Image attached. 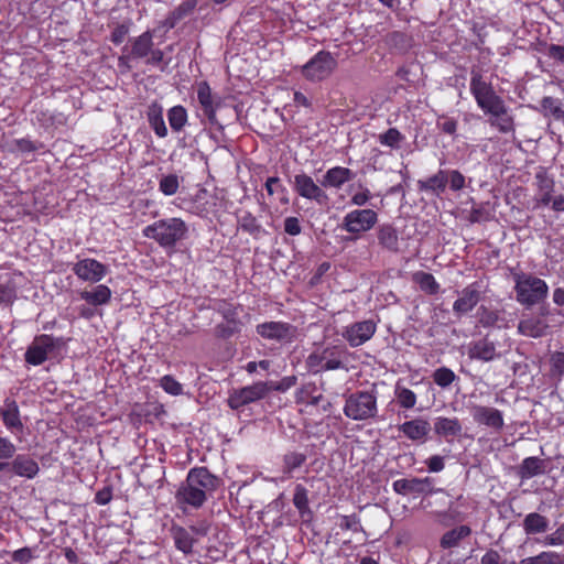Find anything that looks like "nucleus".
<instances>
[{"mask_svg": "<svg viewBox=\"0 0 564 564\" xmlns=\"http://www.w3.org/2000/svg\"><path fill=\"white\" fill-rule=\"evenodd\" d=\"M470 93L477 106L489 116V123L501 133L514 132V119L503 99L497 95L491 83L487 82L479 69L470 72Z\"/></svg>", "mask_w": 564, "mask_h": 564, "instance_id": "obj_1", "label": "nucleus"}, {"mask_svg": "<svg viewBox=\"0 0 564 564\" xmlns=\"http://www.w3.org/2000/svg\"><path fill=\"white\" fill-rule=\"evenodd\" d=\"M187 226L181 218L172 217L154 221L143 229V236L155 240L163 248H172L187 235Z\"/></svg>", "mask_w": 564, "mask_h": 564, "instance_id": "obj_2", "label": "nucleus"}, {"mask_svg": "<svg viewBox=\"0 0 564 564\" xmlns=\"http://www.w3.org/2000/svg\"><path fill=\"white\" fill-rule=\"evenodd\" d=\"M516 300L531 307L545 301L549 294L546 282L531 273H513Z\"/></svg>", "mask_w": 564, "mask_h": 564, "instance_id": "obj_3", "label": "nucleus"}, {"mask_svg": "<svg viewBox=\"0 0 564 564\" xmlns=\"http://www.w3.org/2000/svg\"><path fill=\"white\" fill-rule=\"evenodd\" d=\"M345 354V347L339 345L319 347L308 355L306 365L314 372L340 369Z\"/></svg>", "mask_w": 564, "mask_h": 564, "instance_id": "obj_4", "label": "nucleus"}, {"mask_svg": "<svg viewBox=\"0 0 564 564\" xmlns=\"http://www.w3.org/2000/svg\"><path fill=\"white\" fill-rule=\"evenodd\" d=\"M377 411V398L373 393L367 391L350 394L344 406L345 415L355 421L375 417Z\"/></svg>", "mask_w": 564, "mask_h": 564, "instance_id": "obj_5", "label": "nucleus"}, {"mask_svg": "<svg viewBox=\"0 0 564 564\" xmlns=\"http://www.w3.org/2000/svg\"><path fill=\"white\" fill-rule=\"evenodd\" d=\"M377 221L378 214L373 209H354L344 216L340 228L357 239L371 230Z\"/></svg>", "mask_w": 564, "mask_h": 564, "instance_id": "obj_6", "label": "nucleus"}, {"mask_svg": "<svg viewBox=\"0 0 564 564\" xmlns=\"http://www.w3.org/2000/svg\"><path fill=\"white\" fill-rule=\"evenodd\" d=\"M270 392V383L258 381L250 386L230 391L228 397V405L232 410H238L245 405L264 399Z\"/></svg>", "mask_w": 564, "mask_h": 564, "instance_id": "obj_7", "label": "nucleus"}, {"mask_svg": "<svg viewBox=\"0 0 564 564\" xmlns=\"http://www.w3.org/2000/svg\"><path fill=\"white\" fill-rule=\"evenodd\" d=\"M336 66L335 57L329 52L321 51L303 66L302 73L311 82H321L329 77Z\"/></svg>", "mask_w": 564, "mask_h": 564, "instance_id": "obj_8", "label": "nucleus"}, {"mask_svg": "<svg viewBox=\"0 0 564 564\" xmlns=\"http://www.w3.org/2000/svg\"><path fill=\"white\" fill-rule=\"evenodd\" d=\"M58 346L59 339L51 335L35 336L25 351V361L33 366L42 365Z\"/></svg>", "mask_w": 564, "mask_h": 564, "instance_id": "obj_9", "label": "nucleus"}, {"mask_svg": "<svg viewBox=\"0 0 564 564\" xmlns=\"http://www.w3.org/2000/svg\"><path fill=\"white\" fill-rule=\"evenodd\" d=\"M257 333L264 339L291 343L297 335L295 326L284 322H265L257 326Z\"/></svg>", "mask_w": 564, "mask_h": 564, "instance_id": "obj_10", "label": "nucleus"}, {"mask_svg": "<svg viewBox=\"0 0 564 564\" xmlns=\"http://www.w3.org/2000/svg\"><path fill=\"white\" fill-rule=\"evenodd\" d=\"M72 270L79 280L90 283H98L109 271L106 264L93 258L78 260Z\"/></svg>", "mask_w": 564, "mask_h": 564, "instance_id": "obj_11", "label": "nucleus"}, {"mask_svg": "<svg viewBox=\"0 0 564 564\" xmlns=\"http://www.w3.org/2000/svg\"><path fill=\"white\" fill-rule=\"evenodd\" d=\"M376 329L375 322L367 319L345 326L340 334L350 347H358L368 341L375 335Z\"/></svg>", "mask_w": 564, "mask_h": 564, "instance_id": "obj_12", "label": "nucleus"}, {"mask_svg": "<svg viewBox=\"0 0 564 564\" xmlns=\"http://www.w3.org/2000/svg\"><path fill=\"white\" fill-rule=\"evenodd\" d=\"M535 195H534V208L545 207L553 200V194L555 192L554 178L543 170L539 171L534 176Z\"/></svg>", "mask_w": 564, "mask_h": 564, "instance_id": "obj_13", "label": "nucleus"}, {"mask_svg": "<svg viewBox=\"0 0 564 564\" xmlns=\"http://www.w3.org/2000/svg\"><path fill=\"white\" fill-rule=\"evenodd\" d=\"M481 297L480 285L474 282L459 292L458 299L453 304V312L456 316H463L471 312Z\"/></svg>", "mask_w": 564, "mask_h": 564, "instance_id": "obj_14", "label": "nucleus"}, {"mask_svg": "<svg viewBox=\"0 0 564 564\" xmlns=\"http://www.w3.org/2000/svg\"><path fill=\"white\" fill-rule=\"evenodd\" d=\"M469 412L474 421L478 424L486 425L496 431L503 427L502 412L496 408L473 404L469 406Z\"/></svg>", "mask_w": 564, "mask_h": 564, "instance_id": "obj_15", "label": "nucleus"}, {"mask_svg": "<svg viewBox=\"0 0 564 564\" xmlns=\"http://www.w3.org/2000/svg\"><path fill=\"white\" fill-rule=\"evenodd\" d=\"M293 184L295 192L306 199L315 200L318 204L327 199L326 193L307 174H296Z\"/></svg>", "mask_w": 564, "mask_h": 564, "instance_id": "obj_16", "label": "nucleus"}, {"mask_svg": "<svg viewBox=\"0 0 564 564\" xmlns=\"http://www.w3.org/2000/svg\"><path fill=\"white\" fill-rule=\"evenodd\" d=\"M546 314L547 312L541 311L540 316L524 315L518 324V333L531 338L543 337L549 328V324L544 319Z\"/></svg>", "mask_w": 564, "mask_h": 564, "instance_id": "obj_17", "label": "nucleus"}, {"mask_svg": "<svg viewBox=\"0 0 564 564\" xmlns=\"http://www.w3.org/2000/svg\"><path fill=\"white\" fill-rule=\"evenodd\" d=\"M15 476L33 479L40 471L39 463L28 454H19L9 460L8 469Z\"/></svg>", "mask_w": 564, "mask_h": 564, "instance_id": "obj_18", "label": "nucleus"}, {"mask_svg": "<svg viewBox=\"0 0 564 564\" xmlns=\"http://www.w3.org/2000/svg\"><path fill=\"white\" fill-rule=\"evenodd\" d=\"M197 99L209 123L213 126L218 124L216 110L220 102L219 99L212 94V89L206 82H200L197 85Z\"/></svg>", "mask_w": 564, "mask_h": 564, "instance_id": "obj_19", "label": "nucleus"}, {"mask_svg": "<svg viewBox=\"0 0 564 564\" xmlns=\"http://www.w3.org/2000/svg\"><path fill=\"white\" fill-rule=\"evenodd\" d=\"M188 477L191 478V482L203 490L204 496L207 498L208 495H212L219 487V480L216 476H214L206 467H195L188 471Z\"/></svg>", "mask_w": 564, "mask_h": 564, "instance_id": "obj_20", "label": "nucleus"}, {"mask_svg": "<svg viewBox=\"0 0 564 564\" xmlns=\"http://www.w3.org/2000/svg\"><path fill=\"white\" fill-rule=\"evenodd\" d=\"M175 498L178 503L188 505L195 509L200 508L207 500L203 490L196 488L193 482H191V478L188 476L177 489Z\"/></svg>", "mask_w": 564, "mask_h": 564, "instance_id": "obj_21", "label": "nucleus"}, {"mask_svg": "<svg viewBox=\"0 0 564 564\" xmlns=\"http://www.w3.org/2000/svg\"><path fill=\"white\" fill-rule=\"evenodd\" d=\"M393 490L399 495L424 494L431 491L432 479L426 478H403L393 482Z\"/></svg>", "mask_w": 564, "mask_h": 564, "instance_id": "obj_22", "label": "nucleus"}, {"mask_svg": "<svg viewBox=\"0 0 564 564\" xmlns=\"http://www.w3.org/2000/svg\"><path fill=\"white\" fill-rule=\"evenodd\" d=\"M399 431L413 442L424 443L431 431V425L426 420L417 417L402 423Z\"/></svg>", "mask_w": 564, "mask_h": 564, "instance_id": "obj_23", "label": "nucleus"}, {"mask_svg": "<svg viewBox=\"0 0 564 564\" xmlns=\"http://www.w3.org/2000/svg\"><path fill=\"white\" fill-rule=\"evenodd\" d=\"M1 419L4 426L14 435L21 434L23 431V423L20 417V411L17 402L11 399H6L3 408L1 409Z\"/></svg>", "mask_w": 564, "mask_h": 564, "instance_id": "obj_24", "label": "nucleus"}, {"mask_svg": "<svg viewBox=\"0 0 564 564\" xmlns=\"http://www.w3.org/2000/svg\"><path fill=\"white\" fill-rule=\"evenodd\" d=\"M377 239L379 246L393 253L400 251V238L398 230L391 224H382L377 228Z\"/></svg>", "mask_w": 564, "mask_h": 564, "instance_id": "obj_25", "label": "nucleus"}, {"mask_svg": "<svg viewBox=\"0 0 564 564\" xmlns=\"http://www.w3.org/2000/svg\"><path fill=\"white\" fill-rule=\"evenodd\" d=\"M468 356L470 359L488 362L497 358L499 355L495 344L487 338H482L469 344Z\"/></svg>", "mask_w": 564, "mask_h": 564, "instance_id": "obj_26", "label": "nucleus"}, {"mask_svg": "<svg viewBox=\"0 0 564 564\" xmlns=\"http://www.w3.org/2000/svg\"><path fill=\"white\" fill-rule=\"evenodd\" d=\"M463 426L457 417L440 416L434 422V432L436 435L446 438H455L462 434Z\"/></svg>", "mask_w": 564, "mask_h": 564, "instance_id": "obj_27", "label": "nucleus"}, {"mask_svg": "<svg viewBox=\"0 0 564 564\" xmlns=\"http://www.w3.org/2000/svg\"><path fill=\"white\" fill-rule=\"evenodd\" d=\"M111 290L105 284H98L90 290L85 289L79 292V297L93 306L108 304L111 300Z\"/></svg>", "mask_w": 564, "mask_h": 564, "instance_id": "obj_28", "label": "nucleus"}, {"mask_svg": "<svg viewBox=\"0 0 564 564\" xmlns=\"http://www.w3.org/2000/svg\"><path fill=\"white\" fill-rule=\"evenodd\" d=\"M354 177H355V173L351 170H349L347 167H343V166H335V167L329 169L325 173L323 181H322V185L324 187L339 188L345 183L354 180Z\"/></svg>", "mask_w": 564, "mask_h": 564, "instance_id": "obj_29", "label": "nucleus"}, {"mask_svg": "<svg viewBox=\"0 0 564 564\" xmlns=\"http://www.w3.org/2000/svg\"><path fill=\"white\" fill-rule=\"evenodd\" d=\"M171 536L174 541L175 547L178 551L185 555L193 553V546L196 543V539L187 529L180 525H172Z\"/></svg>", "mask_w": 564, "mask_h": 564, "instance_id": "obj_30", "label": "nucleus"}, {"mask_svg": "<svg viewBox=\"0 0 564 564\" xmlns=\"http://www.w3.org/2000/svg\"><path fill=\"white\" fill-rule=\"evenodd\" d=\"M448 182L447 171L440 170L433 176L419 181L417 186L420 191L432 193L440 196L446 188Z\"/></svg>", "mask_w": 564, "mask_h": 564, "instance_id": "obj_31", "label": "nucleus"}, {"mask_svg": "<svg viewBox=\"0 0 564 564\" xmlns=\"http://www.w3.org/2000/svg\"><path fill=\"white\" fill-rule=\"evenodd\" d=\"M153 48V34L151 31H145L141 35L131 41V51L128 57L144 58Z\"/></svg>", "mask_w": 564, "mask_h": 564, "instance_id": "obj_32", "label": "nucleus"}, {"mask_svg": "<svg viewBox=\"0 0 564 564\" xmlns=\"http://www.w3.org/2000/svg\"><path fill=\"white\" fill-rule=\"evenodd\" d=\"M546 471V464L539 457H527L519 466V476L521 479H529Z\"/></svg>", "mask_w": 564, "mask_h": 564, "instance_id": "obj_33", "label": "nucleus"}, {"mask_svg": "<svg viewBox=\"0 0 564 564\" xmlns=\"http://www.w3.org/2000/svg\"><path fill=\"white\" fill-rule=\"evenodd\" d=\"M147 115H148L149 124L154 130L155 134L159 138L166 137L167 128H166L164 119H163L162 107L159 104L154 102L149 106Z\"/></svg>", "mask_w": 564, "mask_h": 564, "instance_id": "obj_34", "label": "nucleus"}, {"mask_svg": "<svg viewBox=\"0 0 564 564\" xmlns=\"http://www.w3.org/2000/svg\"><path fill=\"white\" fill-rule=\"evenodd\" d=\"M394 398L399 406L405 410L413 409L417 401L416 394L406 388L402 380H398L394 386Z\"/></svg>", "mask_w": 564, "mask_h": 564, "instance_id": "obj_35", "label": "nucleus"}, {"mask_svg": "<svg viewBox=\"0 0 564 564\" xmlns=\"http://www.w3.org/2000/svg\"><path fill=\"white\" fill-rule=\"evenodd\" d=\"M547 518L538 512H531L527 514L523 520V530L527 534L543 533L547 530Z\"/></svg>", "mask_w": 564, "mask_h": 564, "instance_id": "obj_36", "label": "nucleus"}, {"mask_svg": "<svg viewBox=\"0 0 564 564\" xmlns=\"http://www.w3.org/2000/svg\"><path fill=\"white\" fill-rule=\"evenodd\" d=\"M412 280L427 294L434 295L440 291V284L431 273L417 271L413 273Z\"/></svg>", "mask_w": 564, "mask_h": 564, "instance_id": "obj_37", "label": "nucleus"}, {"mask_svg": "<svg viewBox=\"0 0 564 564\" xmlns=\"http://www.w3.org/2000/svg\"><path fill=\"white\" fill-rule=\"evenodd\" d=\"M510 564H561V555L553 551H543L535 556L525 557L519 563L511 562Z\"/></svg>", "mask_w": 564, "mask_h": 564, "instance_id": "obj_38", "label": "nucleus"}, {"mask_svg": "<svg viewBox=\"0 0 564 564\" xmlns=\"http://www.w3.org/2000/svg\"><path fill=\"white\" fill-rule=\"evenodd\" d=\"M169 123L172 130L181 131L187 122V112L183 106H174L167 112Z\"/></svg>", "mask_w": 564, "mask_h": 564, "instance_id": "obj_39", "label": "nucleus"}, {"mask_svg": "<svg viewBox=\"0 0 564 564\" xmlns=\"http://www.w3.org/2000/svg\"><path fill=\"white\" fill-rule=\"evenodd\" d=\"M15 445L7 437L0 436V473L8 469L9 460L15 454Z\"/></svg>", "mask_w": 564, "mask_h": 564, "instance_id": "obj_40", "label": "nucleus"}, {"mask_svg": "<svg viewBox=\"0 0 564 564\" xmlns=\"http://www.w3.org/2000/svg\"><path fill=\"white\" fill-rule=\"evenodd\" d=\"M180 187V178L176 174L163 175L159 181V189L166 196L176 194Z\"/></svg>", "mask_w": 564, "mask_h": 564, "instance_id": "obj_41", "label": "nucleus"}, {"mask_svg": "<svg viewBox=\"0 0 564 564\" xmlns=\"http://www.w3.org/2000/svg\"><path fill=\"white\" fill-rule=\"evenodd\" d=\"M306 460L302 453L291 452L283 457V473L290 475L294 469L301 467Z\"/></svg>", "mask_w": 564, "mask_h": 564, "instance_id": "obj_42", "label": "nucleus"}, {"mask_svg": "<svg viewBox=\"0 0 564 564\" xmlns=\"http://www.w3.org/2000/svg\"><path fill=\"white\" fill-rule=\"evenodd\" d=\"M378 140L382 145L395 149L400 147V143L404 140V135H402L398 129L390 128L386 132L379 134Z\"/></svg>", "mask_w": 564, "mask_h": 564, "instance_id": "obj_43", "label": "nucleus"}, {"mask_svg": "<svg viewBox=\"0 0 564 564\" xmlns=\"http://www.w3.org/2000/svg\"><path fill=\"white\" fill-rule=\"evenodd\" d=\"M456 379L454 371L446 367H441L433 372V380L441 388L449 387Z\"/></svg>", "mask_w": 564, "mask_h": 564, "instance_id": "obj_44", "label": "nucleus"}, {"mask_svg": "<svg viewBox=\"0 0 564 564\" xmlns=\"http://www.w3.org/2000/svg\"><path fill=\"white\" fill-rule=\"evenodd\" d=\"M293 503L302 516L308 512V498L307 490L302 486L297 485L294 490Z\"/></svg>", "mask_w": 564, "mask_h": 564, "instance_id": "obj_45", "label": "nucleus"}, {"mask_svg": "<svg viewBox=\"0 0 564 564\" xmlns=\"http://www.w3.org/2000/svg\"><path fill=\"white\" fill-rule=\"evenodd\" d=\"M160 387L171 395H181L183 393L182 384L170 375L163 376L160 379Z\"/></svg>", "mask_w": 564, "mask_h": 564, "instance_id": "obj_46", "label": "nucleus"}, {"mask_svg": "<svg viewBox=\"0 0 564 564\" xmlns=\"http://www.w3.org/2000/svg\"><path fill=\"white\" fill-rule=\"evenodd\" d=\"M130 31V24L129 23H121L117 24L110 35V40L113 44L119 45L121 44Z\"/></svg>", "mask_w": 564, "mask_h": 564, "instance_id": "obj_47", "label": "nucleus"}, {"mask_svg": "<svg viewBox=\"0 0 564 564\" xmlns=\"http://www.w3.org/2000/svg\"><path fill=\"white\" fill-rule=\"evenodd\" d=\"M448 184L452 191H460L465 187V176L457 170L447 171Z\"/></svg>", "mask_w": 564, "mask_h": 564, "instance_id": "obj_48", "label": "nucleus"}, {"mask_svg": "<svg viewBox=\"0 0 564 564\" xmlns=\"http://www.w3.org/2000/svg\"><path fill=\"white\" fill-rule=\"evenodd\" d=\"M545 545L557 546L564 544V523L558 527L553 533L544 538Z\"/></svg>", "mask_w": 564, "mask_h": 564, "instance_id": "obj_49", "label": "nucleus"}, {"mask_svg": "<svg viewBox=\"0 0 564 564\" xmlns=\"http://www.w3.org/2000/svg\"><path fill=\"white\" fill-rule=\"evenodd\" d=\"M339 525L343 530H350L354 532H359L362 530L360 521L356 516H343Z\"/></svg>", "mask_w": 564, "mask_h": 564, "instance_id": "obj_50", "label": "nucleus"}, {"mask_svg": "<svg viewBox=\"0 0 564 564\" xmlns=\"http://www.w3.org/2000/svg\"><path fill=\"white\" fill-rule=\"evenodd\" d=\"M284 231L290 236H297L302 231V226L297 217H286L284 219Z\"/></svg>", "mask_w": 564, "mask_h": 564, "instance_id": "obj_51", "label": "nucleus"}, {"mask_svg": "<svg viewBox=\"0 0 564 564\" xmlns=\"http://www.w3.org/2000/svg\"><path fill=\"white\" fill-rule=\"evenodd\" d=\"M12 560L20 564L29 563L34 556L30 547H22L14 551L11 555Z\"/></svg>", "mask_w": 564, "mask_h": 564, "instance_id": "obj_52", "label": "nucleus"}, {"mask_svg": "<svg viewBox=\"0 0 564 564\" xmlns=\"http://www.w3.org/2000/svg\"><path fill=\"white\" fill-rule=\"evenodd\" d=\"M437 127L447 134H454L457 129V121L448 117H441L437 120Z\"/></svg>", "mask_w": 564, "mask_h": 564, "instance_id": "obj_53", "label": "nucleus"}, {"mask_svg": "<svg viewBox=\"0 0 564 564\" xmlns=\"http://www.w3.org/2000/svg\"><path fill=\"white\" fill-rule=\"evenodd\" d=\"M295 382H296L295 377H285L279 382L270 381L269 382L270 391L275 390V391L284 392V391L289 390L291 387H293L295 384Z\"/></svg>", "mask_w": 564, "mask_h": 564, "instance_id": "obj_54", "label": "nucleus"}, {"mask_svg": "<svg viewBox=\"0 0 564 564\" xmlns=\"http://www.w3.org/2000/svg\"><path fill=\"white\" fill-rule=\"evenodd\" d=\"M265 189L269 195H273L274 193L285 194L286 189L281 184L280 178L276 176L269 177L265 182Z\"/></svg>", "mask_w": 564, "mask_h": 564, "instance_id": "obj_55", "label": "nucleus"}, {"mask_svg": "<svg viewBox=\"0 0 564 564\" xmlns=\"http://www.w3.org/2000/svg\"><path fill=\"white\" fill-rule=\"evenodd\" d=\"M481 564H507L496 550H488L480 560Z\"/></svg>", "mask_w": 564, "mask_h": 564, "instance_id": "obj_56", "label": "nucleus"}, {"mask_svg": "<svg viewBox=\"0 0 564 564\" xmlns=\"http://www.w3.org/2000/svg\"><path fill=\"white\" fill-rule=\"evenodd\" d=\"M360 188H361V191L355 193L351 196L350 202L352 205L364 206L371 198V193L368 188H366V187H360Z\"/></svg>", "mask_w": 564, "mask_h": 564, "instance_id": "obj_57", "label": "nucleus"}, {"mask_svg": "<svg viewBox=\"0 0 564 564\" xmlns=\"http://www.w3.org/2000/svg\"><path fill=\"white\" fill-rule=\"evenodd\" d=\"M551 366L553 371L562 375L564 372V352L555 351L551 355Z\"/></svg>", "mask_w": 564, "mask_h": 564, "instance_id": "obj_58", "label": "nucleus"}, {"mask_svg": "<svg viewBox=\"0 0 564 564\" xmlns=\"http://www.w3.org/2000/svg\"><path fill=\"white\" fill-rule=\"evenodd\" d=\"M426 465H427L429 470L432 473H438V471L443 470L445 467L444 458L440 455L431 456L426 460Z\"/></svg>", "mask_w": 564, "mask_h": 564, "instance_id": "obj_59", "label": "nucleus"}, {"mask_svg": "<svg viewBox=\"0 0 564 564\" xmlns=\"http://www.w3.org/2000/svg\"><path fill=\"white\" fill-rule=\"evenodd\" d=\"M460 540L458 539L456 532L453 530L446 532L442 540H441V545L444 547V549H449V547H453V546H456L458 544Z\"/></svg>", "mask_w": 564, "mask_h": 564, "instance_id": "obj_60", "label": "nucleus"}, {"mask_svg": "<svg viewBox=\"0 0 564 564\" xmlns=\"http://www.w3.org/2000/svg\"><path fill=\"white\" fill-rule=\"evenodd\" d=\"M209 523L207 521H199L189 527V532L197 536H205L209 532Z\"/></svg>", "mask_w": 564, "mask_h": 564, "instance_id": "obj_61", "label": "nucleus"}, {"mask_svg": "<svg viewBox=\"0 0 564 564\" xmlns=\"http://www.w3.org/2000/svg\"><path fill=\"white\" fill-rule=\"evenodd\" d=\"M147 57H148L145 61L147 64L158 65L163 61L164 53H163V51H161L159 48H156V50L152 48L150 54Z\"/></svg>", "mask_w": 564, "mask_h": 564, "instance_id": "obj_62", "label": "nucleus"}, {"mask_svg": "<svg viewBox=\"0 0 564 564\" xmlns=\"http://www.w3.org/2000/svg\"><path fill=\"white\" fill-rule=\"evenodd\" d=\"M551 208L554 212H564V194L553 196V200H551Z\"/></svg>", "mask_w": 564, "mask_h": 564, "instance_id": "obj_63", "label": "nucleus"}, {"mask_svg": "<svg viewBox=\"0 0 564 564\" xmlns=\"http://www.w3.org/2000/svg\"><path fill=\"white\" fill-rule=\"evenodd\" d=\"M549 53L551 57L564 61V46L551 45Z\"/></svg>", "mask_w": 564, "mask_h": 564, "instance_id": "obj_64", "label": "nucleus"}]
</instances>
